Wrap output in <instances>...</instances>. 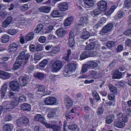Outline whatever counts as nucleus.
<instances>
[{
    "label": "nucleus",
    "instance_id": "nucleus-1",
    "mask_svg": "<svg viewBox=\"0 0 131 131\" xmlns=\"http://www.w3.org/2000/svg\"><path fill=\"white\" fill-rule=\"evenodd\" d=\"M25 97L24 95L19 96V98L16 97L13 99L11 101H6L4 103V105L6 104L5 108H6L8 110H12L15 106H17L19 101L20 102H23L26 101Z\"/></svg>",
    "mask_w": 131,
    "mask_h": 131
},
{
    "label": "nucleus",
    "instance_id": "nucleus-2",
    "mask_svg": "<svg viewBox=\"0 0 131 131\" xmlns=\"http://www.w3.org/2000/svg\"><path fill=\"white\" fill-rule=\"evenodd\" d=\"M42 19L46 21V23H50V25L44 28V32L46 33L50 32L53 29V27L56 25V22L52 19V17L48 16L46 15H43L42 17Z\"/></svg>",
    "mask_w": 131,
    "mask_h": 131
},
{
    "label": "nucleus",
    "instance_id": "nucleus-3",
    "mask_svg": "<svg viewBox=\"0 0 131 131\" xmlns=\"http://www.w3.org/2000/svg\"><path fill=\"white\" fill-rule=\"evenodd\" d=\"M78 67L76 63H72L66 66L63 71V75L65 77H69L74 75Z\"/></svg>",
    "mask_w": 131,
    "mask_h": 131
},
{
    "label": "nucleus",
    "instance_id": "nucleus-4",
    "mask_svg": "<svg viewBox=\"0 0 131 131\" xmlns=\"http://www.w3.org/2000/svg\"><path fill=\"white\" fill-rule=\"evenodd\" d=\"M117 117L118 121L115 122L114 126L118 128H122L125 125L128 121V117L122 113L117 114Z\"/></svg>",
    "mask_w": 131,
    "mask_h": 131
},
{
    "label": "nucleus",
    "instance_id": "nucleus-5",
    "mask_svg": "<svg viewBox=\"0 0 131 131\" xmlns=\"http://www.w3.org/2000/svg\"><path fill=\"white\" fill-rule=\"evenodd\" d=\"M128 10L127 8H123L118 12L117 16H115V17L121 21H122L124 20L126 16L129 14V13H128L127 12Z\"/></svg>",
    "mask_w": 131,
    "mask_h": 131
},
{
    "label": "nucleus",
    "instance_id": "nucleus-6",
    "mask_svg": "<svg viewBox=\"0 0 131 131\" xmlns=\"http://www.w3.org/2000/svg\"><path fill=\"white\" fill-rule=\"evenodd\" d=\"M63 66L62 62L59 60L55 61L52 64L51 71L53 72H57L61 69Z\"/></svg>",
    "mask_w": 131,
    "mask_h": 131
},
{
    "label": "nucleus",
    "instance_id": "nucleus-7",
    "mask_svg": "<svg viewBox=\"0 0 131 131\" xmlns=\"http://www.w3.org/2000/svg\"><path fill=\"white\" fill-rule=\"evenodd\" d=\"M8 89V86L7 83H5L2 85L0 90L2 98H7L8 97V92H7Z\"/></svg>",
    "mask_w": 131,
    "mask_h": 131
},
{
    "label": "nucleus",
    "instance_id": "nucleus-8",
    "mask_svg": "<svg viewBox=\"0 0 131 131\" xmlns=\"http://www.w3.org/2000/svg\"><path fill=\"white\" fill-rule=\"evenodd\" d=\"M9 86L10 89L13 91L18 92L19 90V85L17 81H12L10 82Z\"/></svg>",
    "mask_w": 131,
    "mask_h": 131
},
{
    "label": "nucleus",
    "instance_id": "nucleus-9",
    "mask_svg": "<svg viewBox=\"0 0 131 131\" xmlns=\"http://www.w3.org/2000/svg\"><path fill=\"white\" fill-rule=\"evenodd\" d=\"M100 46V44L97 40H95L93 42L89 43L85 48L86 50L89 51L93 49L94 48H98Z\"/></svg>",
    "mask_w": 131,
    "mask_h": 131
},
{
    "label": "nucleus",
    "instance_id": "nucleus-10",
    "mask_svg": "<svg viewBox=\"0 0 131 131\" xmlns=\"http://www.w3.org/2000/svg\"><path fill=\"white\" fill-rule=\"evenodd\" d=\"M29 122V119L27 117L23 116L17 120L16 124L18 126H21L23 124H27Z\"/></svg>",
    "mask_w": 131,
    "mask_h": 131
},
{
    "label": "nucleus",
    "instance_id": "nucleus-11",
    "mask_svg": "<svg viewBox=\"0 0 131 131\" xmlns=\"http://www.w3.org/2000/svg\"><path fill=\"white\" fill-rule=\"evenodd\" d=\"M57 99L54 97H48L46 98L44 100V103L47 105H52L56 103Z\"/></svg>",
    "mask_w": 131,
    "mask_h": 131
},
{
    "label": "nucleus",
    "instance_id": "nucleus-12",
    "mask_svg": "<svg viewBox=\"0 0 131 131\" xmlns=\"http://www.w3.org/2000/svg\"><path fill=\"white\" fill-rule=\"evenodd\" d=\"M98 7L99 10L102 12L105 11L107 7V3L104 1H100L98 3Z\"/></svg>",
    "mask_w": 131,
    "mask_h": 131
},
{
    "label": "nucleus",
    "instance_id": "nucleus-13",
    "mask_svg": "<svg viewBox=\"0 0 131 131\" xmlns=\"http://www.w3.org/2000/svg\"><path fill=\"white\" fill-rule=\"evenodd\" d=\"M64 103L66 108L68 109H70L73 105L72 100L68 96H66L65 97Z\"/></svg>",
    "mask_w": 131,
    "mask_h": 131
},
{
    "label": "nucleus",
    "instance_id": "nucleus-14",
    "mask_svg": "<svg viewBox=\"0 0 131 131\" xmlns=\"http://www.w3.org/2000/svg\"><path fill=\"white\" fill-rule=\"evenodd\" d=\"M28 24V21L26 20L25 18L20 17L18 19L17 26H21L23 28H24L26 27Z\"/></svg>",
    "mask_w": 131,
    "mask_h": 131
},
{
    "label": "nucleus",
    "instance_id": "nucleus-15",
    "mask_svg": "<svg viewBox=\"0 0 131 131\" xmlns=\"http://www.w3.org/2000/svg\"><path fill=\"white\" fill-rule=\"evenodd\" d=\"M80 23L78 26H81L82 27H84L87 25L89 23L88 19L86 16H83L80 19Z\"/></svg>",
    "mask_w": 131,
    "mask_h": 131
},
{
    "label": "nucleus",
    "instance_id": "nucleus-16",
    "mask_svg": "<svg viewBox=\"0 0 131 131\" xmlns=\"http://www.w3.org/2000/svg\"><path fill=\"white\" fill-rule=\"evenodd\" d=\"M113 27V25L112 23H109L105 26L102 29L101 32L104 33H107L111 31Z\"/></svg>",
    "mask_w": 131,
    "mask_h": 131
},
{
    "label": "nucleus",
    "instance_id": "nucleus-17",
    "mask_svg": "<svg viewBox=\"0 0 131 131\" xmlns=\"http://www.w3.org/2000/svg\"><path fill=\"white\" fill-rule=\"evenodd\" d=\"M19 81L21 86H24L27 83L28 78L27 76H21L19 78Z\"/></svg>",
    "mask_w": 131,
    "mask_h": 131
},
{
    "label": "nucleus",
    "instance_id": "nucleus-18",
    "mask_svg": "<svg viewBox=\"0 0 131 131\" xmlns=\"http://www.w3.org/2000/svg\"><path fill=\"white\" fill-rule=\"evenodd\" d=\"M90 36L89 32L86 29H84L80 35L81 37L83 39H86L89 38Z\"/></svg>",
    "mask_w": 131,
    "mask_h": 131
},
{
    "label": "nucleus",
    "instance_id": "nucleus-19",
    "mask_svg": "<svg viewBox=\"0 0 131 131\" xmlns=\"http://www.w3.org/2000/svg\"><path fill=\"white\" fill-rule=\"evenodd\" d=\"M66 32L65 29L63 28H61L57 30L56 33L58 37H63Z\"/></svg>",
    "mask_w": 131,
    "mask_h": 131
},
{
    "label": "nucleus",
    "instance_id": "nucleus-20",
    "mask_svg": "<svg viewBox=\"0 0 131 131\" xmlns=\"http://www.w3.org/2000/svg\"><path fill=\"white\" fill-rule=\"evenodd\" d=\"M51 7L50 6H47L40 7L39 9V12L46 13H48L50 12Z\"/></svg>",
    "mask_w": 131,
    "mask_h": 131
},
{
    "label": "nucleus",
    "instance_id": "nucleus-21",
    "mask_svg": "<svg viewBox=\"0 0 131 131\" xmlns=\"http://www.w3.org/2000/svg\"><path fill=\"white\" fill-rule=\"evenodd\" d=\"M11 75V73H9L3 71H0V78L3 79H9Z\"/></svg>",
    "mask_w": 131,
    "mask_h": 131
},
{
    "label": "nucleus",
    "instance_id": "nucleus-22",
    "mask_svg": "<svg viewBox=\"0 0 131 131\" xmlns=\"http://www.w3.org/2000/svg\"><path fill=\"white\" fill-rule=\"evenodd\" d=\"M13 18L12 17H9L2 23V26L4 28H5L8 26L11 23Z\"/></svg>",
    "mask_w": 131,
    "mask_h": 131
},
{
    "label": "nucleus",
    "instance_id": "nucleus-23",
    "mask_svg": "<svg viewBox=\"0 0 131 131\" xmlns=\"http://www.w3.org/2000/svg\"><path fill=\"white\" fill-rule=\"evenodd\" d=\"M14 125L13 124H8L4 125L3 127V131H11L13 129Z\"/></svg>",
    "mask_w": 131,
    "mask_h": 131
},
{
    "label": "nucleus",
    "instance_id": "nucleus-24",
    "mask_svg": "<svg viewBox=\"0 0 131 131\" xmlns=\"http://www.w3.org/2000/svg\"><path fill=\"white\" fill-rule=\"evenodd\" d=\"M23 62L22 61L17 59L16 62L13 65V69L16 70L19 69L22 65Z\"/></svg>",
    "mask_w": 131,
    "mask_h": 131
},
{
    "label": "nucleus",
    "instance_id": "nucleus-25",
    "mask_svg": "<svg viewBox=\"0 0 131 131\" xmlns=\"http://www.w3.org/2000/svg\"><path fill=\"white\" fill-rule=\"evenodd\" d=\"M58 7L60 10L65 11L68 9V4L67 3H62L58 4Z\"/></svg>",
    "mask_w": 131,
    "mask_h": 131
},
{
    "label": "nucleus",
    "instance_id": "nucleus-26",
    "mask_svg": "<svg viewBox=\"0 0 131 131\" xmlns=\"http://www.w3.org/2000/svg\"><path fill=\"white\" fill-rule=\"evenodd\" d=\"M84 2L87 6H85L84 7L87 10L89 9L88 8H90L94 5V3L93 0H84Z\"/></svg>",
    "mask_w": 131,
    "mask_h": 131
},
{
    "label": "nucleus",
    "instance_id": "nucleus-27",
    "mask_svg": "<svg viewBox=\"0 0 131 131\" xmlns=\"http://www.w3.org/2000/svg\"><path fill=\"white\" fill-rule=\"evenodd\" d=\"M62 15V13L58 10H54L51 13V15H47L48 16H50L52 17H52H57L61 16Z\"/></svg>",
    "mask_w": 131,
    "mask_h": 131
},
{
    "label": "nucleus",
    "instance_id": "nucleus-28",
    "mask_svg": "<svg viewBox=\"0 0 131 131\" xmlns=\"http://www.w3.org/2000/svg\"><path fill=\"white\" fill-rule=\"evenodd\" d=\"M45 89V87L44 86H40L39 87L36 91V93L39 95V96H41V95L44 92Z\"/></svg>",
    "mask_w": 131,
    "mask_h": 131
},
{
    "label": "nucleus",
    "instance_id": "nucleus-29",
    "mask_svg": "<svg viewBox=\"0 0 131 131\" xmlns=\"http://www.w3.org/2000/svg\"><path fill=\"white\" fill-rule=\"evenodd\" d=\"M34 76L39 79L43 80L46 78L45 74L44 73L38 72L34 74Z\"/></svg>",
    "mask_w": 131,
    "mask_h": 131
},
{
    "label": "nucleus",
    "instance_id": "nucleus-30",
    "mask_svg": "<svg viewBox=\"0 0 131 131\" xmlns=\"http://www.w3.org/2000/svg\"><path fill=\"white\" fill-rule=\"evenodd\" d=\"M35 121H39L42 122L45 120V118L44 116L40 114H37L35 116L34 118Z\"/></svg>",
    "mask_w": 131,
    "mask_h": 131
},
{
    "label": "nucleus",
    "instance_id": "nucleus-31",
    "mask_svg": "<svg viewBox=\"0 0 131 131\" xmlns=\"http://www.w3.org/2000/svg\"><path fill=\"white\" fill-rule=\"evenodd\" d=\"M73 20V16L69 17L67 18L65 20L64 25L65 26H68L70 25Z\"/></svg>",
    "mask_w": 131,
    "mask_h": 131
},
{
    "label": "nucleus",
    "instance_id": "nucleus-32",
    "mask_svg": "<svg viewBox=\"0 0 131 131\" xmlns=\"http://www.w3.org/2000/svg\"><path fill=\"white\" fill-rule=\"evenodd\" d=\"M91 54L90 52L89 51L86 50V51H84L81 53L80 55V58L81 59H83L88 57L91 56Z\"/></svg>",
    "mask_w": 131,
    "mask_h": 131
},
{
    "label": "nucleus",
    "instance_id": "nucleus-33",
    "mask_svg": "<svg viewBox=\"0 0 131 131\" xmlns=\"http://www.w3.org/2000/svg\"><path fill=\"white\" fill-rule=\"evenodd\" d=\"M21 109L23 110L30 111L31 110V107L30 105L28 104L25 103L22 104L21 107Z\"/></svg>",
    "mask_w": 131,
    "mask_h": 131
},
{
    "label": "nucleus",
    "instance_id": "nucleus-34",
    "mask_svg": "<svg viewBox=\"0 0 131 131\" xmlns=\"http://www.w3.org/2000/svg\"><path fill=\"white\" fill-rule=\"evenodd\" d=\"M122 73L118 70H116L114 73L112 78L113 79H119L121 77Z\"/></svg>",
    "mask_w": 131,
    "mask_h": 131
},
{
    "label": "nucleus",
    "instance_id": "nucleus-35",
    "mask_svg": "<svg viewBox=\"0 0 131 131\" xmlns=\"http://www.w3.org/2000/svg\"><path fill=\"white\" fill-rule=\"evenodd\" d=\"M9 36L7 34H5L1 38V41L2 42L6 43L9 41Z\"/></svg>",
    "mask_w": 131,
    "mask_h": 131
},
{
    "label": "nucleus",
    "instance_id": "nucleus-36",
    "mask_svg": "<svg viewBox=\"0 0 131 131\" xmlns=\"http://www.w3.org/2000/svg\"><path fill=\"white\" fill-rule=\"evenodd\" d=\"M106 18L104 17H103L101 18L99 21L98 24L95 25L94 27L95 28H98L99 26H100L101 24L103 25L104 23H106Z\"/></svg>",
    "mask_w": 131,
    "mask_h": 131
},
{
    "label": "nucleus",
    "instance_id": "nucleus-37",
    "mask_svg": "<svg viewBox=\"0 0 131 131\" xmlns=\"http://www.w3.org/2000/svg\"><path fill=\"white\" fill-rule=\"evenodd\" d=\"M117 44V42L115 41H110L108 42L106 46L109 48H112L115 46Z\"/></svg>",
    "mask_w": 131,
    "mask_h": 131
},
{
    "label": "nucleus",
    "instance_id": "nucleus-38",
    "mask_svg": "<svg viewBox=\"0 0 131 131\" xmlns=\"http://www.w3.org/2000/svg\"><path fill=\"white\" fill-rule=\"evenodd\" d=\"M6 32L8 34L11 35H13L17 33L18 32V30L16 29H12L7 30Z\"/></svg>",
    "mask_w": 131,
    "mask_h": 131
},
{
    "label": "nucleus",
    "instance_id": "nucleus-39",
    "mask_svg": "<svg viewBox=\"0 0 131 131\" xmlns=\"http://www.w3.org/2000/svg\"><path fill=\"white\" fill-rule=\"evenodd\" d=\"M34 37V34L31 32L28 34L25 37V39L27 41H30Z\"/></svg>",
    "mask_w": 131,
    "mask_h": 131
},
{
    "label": "nucleus",
    "instance_id": "nucleus-40",
    "mask_svg": "<svg viewBox=\"0 0 131 131\" xmlns=\"http://www.w3.org/2000/svg\"><path fill=\"white\" fill-rule=\"evenodd\" d=\"M114 118L113 115H108L106 120V123L107 124H110L112 122Z\"/></svg>",
    "mask_w": 131,
    "mask_h": 131
},
{
    "label": "nucleus",
    "instance_id": "nucleus-41",
    "mask_svg": "<svg viewBox=\"0 0 131 131\" xmlns=\"http://www.w3.org/2000/svg\"><path fill=\"white\" fill-rule=\"evenodd\" d=\"M9 14V13L5 10H2L0 12V16L3 19H4Z\"/></svg>",
    "mask_w": 131,
    "mask_h": 131
},
{
    "label": "nucleus",
    "instance_id": "nucleus-42",
    "mask_svg": "<svg viewBox=\"0 0 131 131\" xmlns=\"http://www.w3.org/2000/svg\"><path fill=\"white\" fill-rule=\"evenodd\" d=\"M89 76H91L93 77V78H96L97 77V73L95 71L92 70H91L89 72Z\"/></svg>",
    "mask_w": 131,
    "mask_h": 131
},
{
    "label": "nucleus",
    "instance_id": "nucleus-43",
    "mask_svg": "<svg viewBox=\"0 0 131 131\" xmlns=\"http://www.w3.org/2000/svg\"><path fill=\"white\" fill-rule=\"evenodd\" d=\"M88 65L89 64H85L83 65L81 71L82 73H84L87 71V70L90 68Z\"/></svg>",
    "mask_w": 131,
    "mask_h": 131
},
{
    "label": "nucleus",
    "instance_id": "nucleus-44",
    "mask_svg": "<svg viewBox=\"0 0 131 131\" xmlns=\"http://www.w3.org/2000/svg\"><path fill=\"white\" fill-rule=\"evenodd\" d=\"M116 8V7L115 5L112 6L110 10L106 13V14L108 15H110L114 12Z\"/></svg>",
    "mask_w": 131,
    "mask_h": 131
},
{
    "label": "nucleus",
    "instance_id": "nucleus-45",
    "mask_svg": "<svg viewBox=\"0 0 131 131\" xmlns=\"http://www.w3.org/2000/svg\"><path fill=\"white\" fill-rule=\"evenodd\" d=\"M116 8V7L115 5L112 6L110 10L106 13V14L108 15H110L114 12Z\"/></svg>",
    "mask_w": 131,
    "mask_h": 131
},
{
    "label": "nucleus",
    "instance_id": "nucleus-46",
    "mask_svg": "<svg viewBox=\"0 0 131 131\" xmlns=\"http://www.w3.org/2000/svg\"><path fill=\"white\" fill-rule=\"evenodd\" d=\"M71 50L70 49H69L67 50V55H64L63 56V58L66 61H69V55L71 53Z\"/></svg>",
    "mask_w": 131,
    "mask_h": 131
},
{
    "label": "nucleus",
    "instance_id": "nucleus-47",
    "mask_svg": "<svg viewBox=\"0 0 131 131\" xmlns=\"http://www.w3.org/2000/svg\"><path fill=\"white\" fill-rule=\"evenodd\" d=\"M89 64V67L90 68H94L98 66V64L95 62L93 61H91Z\"/></svg>",
    "mask_w": 131,
    "mask_h": 131
},
{
    "label": "nucleus",
    "instance_id": "nucleus-48",
    "mask_svg": "<svg viewBox=\"0 0 131 131\" xmlns=\"http://www.w3.org/2000/svg\"><path fill=\"white\" fill-rule=\"evenodd\" d=\"M25 53L24 51L21 52L19 54V56L18 57L17 59L23 61L24 59V55L25 54Z\"/></svg>",
    "mask_w": 131,
    "mask_h": 131
},
{
    "label": "nucleus",
    "instance_id": "nucleus-49",
    "mask_svg": "<svg viewBox=\"0 0 131 131\" xmlns=\"http://www.w3.org/2000/svg\"><path fill=\"white\" fill-rule=\"evenodd\" d=\"M92 95L94 98L96 99L97 102L100 101V97L99 96L98 94L96 91H93L92 92Z\"/></svg>",
    "mask_w": 131,
    "mask_h": 131
},
{
    "label": "nucleus",
    "instance_id": "nucleus-50",
    "mask_svg": "<svg viewBox=\"0 0 131 131\" xmlns=\"http://www.w3.org/2000/svg\"><path fill=\"white\" fill-rule=\"evenodd\" d=\"M48 62L47 60H43L40 63V67L43 68L47 65Z\"/></svg>",
    "mask_w": 131,
    "mask_h": 131
},
{
    "label": "nucleus",
    "instance_id": "nucleus-51",
    "mask_svg": "<svg viewBox=\"0 0 131 131\" xmlns=\"http://www.w3.org/2000/svg\"><path fill=\"white\" fill-rule=\"evenodd\" d=\"M56 112L53 110L50 112L48 114L47 116L50 118H52L55 117L56 115Z\"/></svg>",
    "mask_w": 131,
    "mask_h": 131
},
{
    "label": "nucleus",
    "instance_id": "nucleus-52",
    "mask_svg": "<svg viewBox=\"0 0 131 131\" xmlns=\"http://www.w3.org/2000/svg\"><path fill=\"white\" fill-rule=\"evenodd\" d=\"M84 112L86 113H88L90 112H92L93 113L94 112L92 110V109L89 107L87 106H84Z\"/></svg>",
    "mask_w": 131,
    "mask_h": 131
},
{
    "label": "nucleus",
    "instance_id": "nucleus-53",
    "mask_svg": "<svg viewBox=\"0 0 131 131\" xmlns=\"http://www.w3.org/2000/svg\"><path fill=\"white\" fill-rule=\"evenodd\" d=\"M41 59L40 56L38 53L35 54H34V60L36 61L35 63H36L38 62V61H39Z\"/></svg>",
    "mask_w": 131,
    "mask_h": 131
},
{
    "label": "nucleus",
    "instance_id": "nucleus-54",
    "mask_svg": "<svg viewBox=\"0 0 131 131\" xmlns=\"http://www.w3.org/2000/svg\"><path fill=\"white\" fill-rule=\"evenodd\" d=\"M131 1V0H125L124 3V6L127 7V8H127H127H129L130 6Z\"/></svg>",
    "mask_w": 131,
    "mask_h": 131
},
{
    "label": "nucleus",
    "instance_id": "nucleus-55",
    "mask_svg": "<svg viewBox=\"0 0 131 131\" xmlns=\"http://www.w3.org/2000/svg\"><path fill=\"white\" fill-rule=\"evenodd\" d=\"M17 48H13L12 47H9V48L8 49V51L11 54H14L16 50H17Z\"/></svg>",
    "mask_w": 131,
    "mask_h": 131
},
{
    "label": "nucleus",
    "instance_id": "nucleus-56",
    "mask_svg": "<svg viewBox=\"0 0 131 131\" xmlns=\"http://www.w3.org/2000/svg\"><path fill=\"white\" fill-rule=\"evenodd\" d=\"M109 88L110 90L113 93H115L116 92V89L113 85H110L109 86Z\"/></svg>",
    "mask_w": 131,
    "mask_h": 131
},
{
    "label": "nucleus",
    "instance_id": "nucleus-57",
    "mask_svg": "<svg viewBox=\"0 0 131 131\" xmlns=\"http://www.w3.org/2000/svg\"><path fill=\"white\" fill-rule=\"evenodd\" d=\"M28 8V5L26 4L22 5L20 7V9L24 11L27 10Z\"/></svg>",
    "mask_w": 131,
    "mask_h": 131
},
{
    "label": "nucleus",
    "instance_id": "nucleus-58",
    "mask_svg": "<svg viewBox=\"0 0 131 131\" xmlns=\"http://www.w3.org/2000/svg\"><path fill=\"white\" fill-rule=\"evenodd\" d=\"M57 77V75L52 74L49 76V78L51 82H54L56 81Z\"/></svg>",
    "mask_w": 131,
    "mask_h": 131
},
{
    "label": "nucleus",
    "instance_id": "nucleus-59",
    "mask_svg": "<svg viewBox=\"0 0 131 131\" xmlns=\"http://www.w3.org/2000/svg\"><path fill=\"white\" fill-rule=\"evenodd\" d=\"M75 41L73 39H69L68 44L70 47H73L74 45Z\"/></svg>",
    "mask_w": 131,
    "mask_h": 131
},
{
    "label": "nucleus",
    "instance_id": "nucleus-60",
    "mask_svg": "<svg viewBox=\"0 0 131 131\" xmlns=\"http://www.w3.org/2000/svg\"><path fill=\"white\" fill-rule=\"evenodd\" d=\"M12 117L10 115H7L4 118L5 122L9 121L12 120Z\"/></svg>",
    "mask_w": 131,
    "mask_h": 131
},
{
    "label": "nucleus",
    "instance_id": "nucleus-61",
    "mask_svg": "<svg viewBox=\"0 0 131 131\" xmlns=\"http://www.w3.org/2000/svg\"><path fill=\"white\" fill-rule=\"evenodd\" d=\"M77 128V125L75 124H70L68 126V128L69 129L74 130Z\"/></svg>",
    "mask_w": 131,
    "mask_h": 131
},
{
    "label": "nucleus",
    "instance_id": "nucleus-62",
    "mask_svg": "<svg viewBox=\"0 0 131 131\" xmlns=\"http://www.w3.org/2000/svg\"><path fill=\"white\" fill-rule=\"evenodd\" d=\"M102 54L104 56V57H107L110 56L111 55V52L109 51H105L104 52H103L102 51Z\"/></svg>",
    "mask_w": 131,
    "mask_h": 131
},
{
    "label": "nucleus",
    "instance_id": "nucleus-63",
    "mask_svg": "<svg viewBox=\"0 0 131 131\" xmlns=\"http://www.w3.org/2000/svg\"><path fill=\"white\" fill-rule=\"evenodd\" d=\"M125 44L126 46L131 47V40L128 39L126 41Z\"/></svg>",
    "mask_w": 131,
    "mask_h": 131
},
{
    "label": "nucleus",
    "instance_id": "nucleus-64",
    "mask_svg": "<svg viewBox=\"0 0 131 131\" xmlns=\"http://www.w3.org/2000/svg\"><path fill=\"white\" fill-rule=\"evenodd\" d=\"M123 34L124 35H131V29H129L125 30Z\"/></svg>",
    "mask_w": 131,
    "mask_h": 131
}]
</instances>
